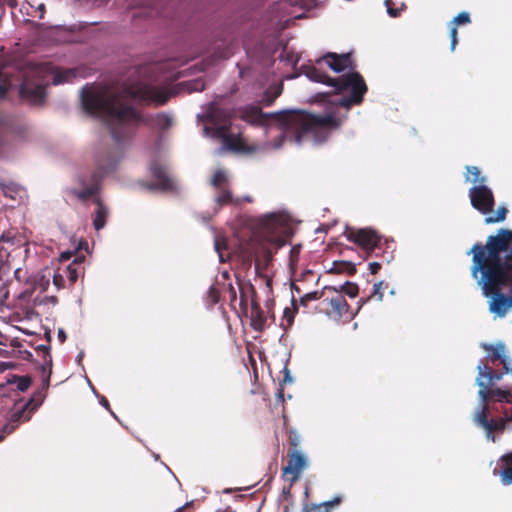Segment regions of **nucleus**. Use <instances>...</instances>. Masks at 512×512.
I'll use <instances>...</instances> for the list:
<instances>
[{
    "mask_svg": "<svg viewBox=\"0 0 512 512\" xmlns=\"http://www.w3.org/2000/svg\"><path fill=\"white\" fill-rule=\"evenodd\" d=\"M473 254L471 275L477 279L483 295L488 301L489 311L499 318L507 315L512 308V230L501 228L496 235H490L485 245L476 243Z\"/></svg>",
    "mask_w": 512,
    "mask_h": 512,
    "instance_id": "nucleus-1",
    "label": "nucleus"
},
{
    "mask_svg": "<svg viewBox=\"0 0 512 512\" xmlns=\"http://www.w3.org/2000/svg\"><path fill=\"white\" fill-rule=\"evenodd\" d=\"M81 100L83 109L88 114L106 121L111 136L118 145L132 137L139 123L148 125L153 122L163 130L172 124L171 117L165 113L145 118L127 102L123 93L111 92L108 89L83 88Z\"/></svg>",
    "mask_w": 512,
    "mask_h": 512,
    "instance_id": "nucleus-2",
    "label": "nucleus"
},
{
    "mask_svg": "<svg viewBox=\"0 0 512 512\" xmlns=\"http://www.w3.org/2000/svg\"><path fill=\"white\" fill-rule=\"evenodd\" d=\"M293 228L289 219L280 213H270L257 218L252 238L255 254V271L263 276L273 260V255L289 243Z\"/></svg>",
    "mask_w": 512,
    "mask_h": 512,
    "instance_id": "nucleus-3",
    "label": "nucleus"
},
{
    "mask_svg": "<svg viewBox=\"0 0 512 512\" xmlns=\"http://www.w3.org/2000/svg\"><path fill=\"white\" fill-rule=\"evenodd\" d=\"M274 117L283 131L275 147L282 145L286 132H292L298 143L308 137L316 142H323L329 132L338 129L343 122L333 114L314 115L306 111H285L275 114Z\"/></svg>",
    "mask_w": 512,
    "mask_h": 512,
    "instance_id": "nucleus-4",
    "label": "nucleus"
},
{
    "mask_svg": "<svg viewBox=\"0 0 512 512\" xmlns=\"http://www.w3.org/2000/svg\"><path fill=\"white\" fill-rule=\"evenodd\" d=\"M305 75L312 81L325 84L334 88L335 93L351 91L349 97H341L334 102L336 106L349 109L352 105H359L363 102L367 85L364 78L358 72H349L337 78H332L317 66H307Z\"/></svg>",
    "mask_w": 512,
    "mask_h": 512,
    "instance_id": "nucleus-5",
    "label": "nucleus"
},
{
    "mask_svg": "<svg viewBox=\"0 0 512 512\" xmlns=\"http://www.w3.org/2000/svg\"><path fill=\"white\" fill-rule=\"evenodd\" d=\"M120 157L114 151H106L105 153L97 154V168L90 176V184L84 177L79 178V184L82 186L81 190L75 188L69 189L68 193L79 199L81 202L87 201L89 198L98 197L100 191V184L102 179L109 173L116 169Z\"/></svg>",
    "mask_w": 512,
    "mask_h": 512,
    "instance_id": "nucleus-6",
    "label": "nucleus"
},
{
    "mask_svg": "<svg viewBox=\"0 0 512 512\" xmlns=\"http://www.w3.org/2000/svg\"><path fill=\"white\" fill-rule=\"evenodd\" d=\"M346 239L363 249L366 258L372 254L376 257L382 256L386 262L392 259V253L383 250L382 236L373 228H347L344 233Z\"/></svg>",
    "mask_w": 512,
    "mask_h": 512,
    "instance_id": "nucleus-7",
    "label": "nucleus"
},
{
    "mask_svg": "<svg viewBox=\"0 0 512 512\" xmlns=\"http://www.w3.org/2000/svg\"><path fill=\"white\" fill-rule=\"evenodd\" d=\"M324 288L330 289L327 290L326 296L323 297L320 310L336 321L343 317L352 318L353 313L349 311L350 306L341 291L332 286H325Z\"/></svg>",
    "mask_w": 512,
    "mask_h": 512,
    "instance_id": "nucleus-8",
    "label": "nucleus"
},
{
    "mask_svg": "<svg viewBox=\"0 0 512 512\" xmlns=\"http://www.w3.org/2000/svg\"><path fill=\"white\" fill-rule=\"evenodd\" d=\"M26 245L24 236L16 229L4 231L0 236V273L9 269V258L16 249H21Z\"/></svg>",
    "mask_w": 512,
    "mask_h": 512,
    "instance_id": "nucleus-9",
    "label": "nucleus"
},
{
    "mask_svg": "<svg viewBox=\"0 0 512 512\" xmlns=\"http://www.w3.org/2000/svg\"><path fill=\"white\" fill-rule=\"evenodd\" d=\"M46 351V355L44 357V362L40 366L41 374H42V388L37 390L30 400L21 408L25 409L26 414L29 413L31 416L32 413L38 409L39 406L43 403L46 397V391L50 385V377L52 374V358L48 352L46 347H43Z\"/></svg>",
    "mask_w": 512,
    "mask_h": 512,
    "instance_id": "nucleus-10",
    "label": "nucleus"
},
{
    "mask_svg": "<svg viewBox=\"0 0 512 512\" xmlns=\"http://www.w3.org/2000/svg\"><path fill=\"white\" fill-rule=\"evenodd\" d=\"M129 94L140 102L154 103L156 106L164 105L171 97V93L166 89L148 84L131 89Z\"/></svg>",
    "mask_w": 512,
    "mask_h": 512,
    "instance_id": "nucleus-11",
    "label": "nucleus"
},
{
    "mask_svg": "<svg viewBox=\"0 0 512 512\" xmlns=\"http://www.w3.org/2000/svg\"><path fill=\"white\" fill-rule=\"evenodd\" d=\"M471 205L481 214L487 215L493 211L495 198L493 191L487 185H474L469 191Z\"/></svg>",
    "mask_w": 512,
    "mask_h": 512,
    "instance_id": "nucleus-12",
    "label": "nucleus"
},
{
    "mask_svg": "<svg viewBox=\"0 0 512 512\" xmlns=\"http://www.w3.org/2000/svg\"><path fill=\"white\" fill-rule=\"evenodd\" d=\"M287 465L283 467V475L291 482L297 481L307 464L305 455L298 449H289Z\"/></svg>",
    "mask_w": 512,
    "mask_h": 512,
    "instance_id": "nucleus-13",
    "label": "nucleus"
},
{
    "mask_svg": "<svg viewBox=\"0 0 512 512\" xmlns=\"http://www.w3.org/2000/svg\"><path fill=\"white\" fill-rule=\"evenodd\" d=\"M150 170L155 182L147 186L149 189H159L161 191H174L176 189L175 183L164 165L158 161H153Z\"/></svg>",
    "mask_w": 512,
    "mask_h": 512,
    "instance_id": "nucleus-14",
    "label": "nucleus"
},
{
    "mask_svg": "<svg viewBox=\"0 0 512 512\" xmlns=\"http://www.w3.org/2000/svg\"><path fill=\"white\" fill-rule=\"evenodd\" d=\"M325 62L334 72L341 73L346 69H354L355 65L352 61L350 53L337 54L328 52L323 57L316 60V64Z\"/></svg>",
    "mask_w": 512,
    "mask_h": 512,
    "instance_id": "nucleus-15",
    "label": "nucleus"
},
{
    "mask_svg": "<svg viewBox=\"0 0 512 512\" xmlns=\"http://www.w3.org/2000/svg\"><path fill=\"white\" fill-rule=\"evenodd\" d=\"M84 261V255H76L73 261L63 270V273L65 277H67L70 286H73L81 275H84Z\"/></svg>",
    "mask_w": 512,
    "mask_h": 512,
    "instance_id": "nucleus-16",
    "label": "nucleus"
},
{
    "mask_svg": "<svg viewBox=\"0 0 512 512\" xmlns=\"http://www.w3.org/2000/svg\"><path fill=\"white\" fill-rule=\"evenodd\" d=\"M477 384L480 387L479 396L483 403H487L490 398L503 401L510 396V391L500 388L490 389L488 383H485L483 380L477 379Z\"/></svg>",
    "mask_w": 512,
    "mask_h": 512,
    "instance_id": "nucleus-17",
    "label": "nucleus"
},
{
    "mask_svg": "<svg viewBox=\"0 0 512 512\" xmlns=\"http://www.w3.org/2000/svg\"><path fill=\"white\" fill-rule=\"evenodd\" d=\"M20 95L33 102H41L45 97V86L42 84H31L24 81L20 87Z\"/></svg>",
    "mask_w": 512,
    "mask_h": 512,
    "instance_id": "nucleus-18",
    "label": "nucleus"
},
{
    "mask_svg": "<svg viewBox=\"0 0 512 512\" xmlns=\"http://www.w3.org/2000/svg\"><path fill=\"white\" fill-rule=\"evenodd\" d=\"M250 319H251V327L255 331H257V332L264 331V329L266 327L267 317L265 315V312L261 308L260 304L257 303L256 301H252V303H251Z\"/></svg>",
    "mask_w": 512,
    "mask_h": 512,
    "instance_id": "nucleus-19",
    "label": "nucleus"
},
{
    "mask_svg": "<svg viewBox=\"0 0 512 512\" xmlns=\"http://www.w3.org/2000/svg\"><path fill=\"white\" fill-rule=\"evenodd\" d=\"M30 420L29 413L26 414L25 409H19L15 411L7 424L3 426L2 434L0 435V441H2L6 435L11 434L18 427L20 422Z\"/></svg>",
    "mask_w": 512,
    "mask_h": 512,
    "instance_id": "nucleus-20",
    "label": "nucleus"
},
{
    "mask_svg": "<svg viewBox=\"0 0 512 512\" xmlns=\"http://www.w3.org/2000/svg\"><path fill=\"white\" fill-rule=\"evenodd\" d=\"M500 462L503 464L499 473L503 485L512 484V452L501 456Z\"/></svg>",
    "mask_w": 512,
    "mask_h": 512,
    "instance_id": "nucleus-21",
    "label": "nucleus"
},
{
    "mask_svg": "<svg viewBox=\"0 0 512 512\" xmlns=\"http://www.w3.org/2000/svg\"><path fill=\"white\" fill-rule=\"evenodd\" d=\"M0 190L5 197L15 200L22 192L23 188L20 184L12 180L0 179Z\"/></svg>",
    "mask_w": 512,
    "mask_h": 512,
    "instance_id": "nucleus-22",
    "label": "nucleus"
},
{
    "mask_svg": "<svg viewBox=\"0 0 512 512\" xmlns=\"http://www.w3.org/2000/svg\"><path fill=\"white\" fill-rule=\"evenodd\" d=\"M95 204L97 205L95 218L93 220V225L96 230L102 229L106 225V218L108 215L107 207L102 203L99 197L94 199Z\"/></svg>",
    "mask_w": 512,
    "mask_h": 512,
    "instance_id": "nucleus-23",
    "label": "nucleus"
},
{
    "mask_svg": "<svg viewBox=\"0 0 512 512\" xmlns=\"http://www.w3.org/2000/svg\"><path fill=\"white\" fill-rule=\"evenodd\" d=\"M267 115L258 107L246 108L242 113V119L251 124H263Z\"/></svg>",
    "mask_w": 512,
    "mask_h": 512,
    "instance_id": "nucleus-24",
    "label": "nucleus"
},
{
    "mask_svg": "<svg viewBox=\"0 0 512 512\" xmlns=\"http://www.w3.org/2000/svg\"><path fill=\"white\" fill-rule=\"evenodd\" d=\"M342 502L341 496H336L330 501H325L320 504H311L304 506V512H330L332 507L339 505Z\"/></svg>",
    "mask_w": 512,
    "mask_h": 512,
    "instance_id": "nucleus-25",
    "label": "nucleus"
},
{
    "mask_svg": "<svg viewBox=\"0 0 512 512\" xmlns=\"http://www.w3.org/2000/svg\"><path fill=\"white\" fill-rule=\"evenodd\" d=\"M342 502L341 496H336L330 501H325L320 504H311L304 506V512H330L332 507L339 505Z\"/></svg>",
    "mask_w": 512,
    "mask_h": 512,
    "instance_id": "nucleus-26",
    "label": "nucleus"
},
{
    "mask_svg": "<svg viewBox=\"0 0 512 512\" xmlns=\"http://www.w3.org/2000/svg\"><path fill=\"white\" fill-rule=\"evenodd\" d=\"M465 181L471 182L474 185H486L487 178L481 174L477 166H466Z\"/></svg>",
    "mask_w": 512,
    "mask_h": 512,
    "instance_id": "nucleus-27",
    "label": "nucleus"
},
{
    "mask_svg": "<svg viewBox=\"0 0 512 512\" xmlns=\"http://www.w3.org/2000/svg\"><path fill=\"white\" fill-rule=\"evenodd\" d=\"M241 265L244 270H249L252 267L253 260L255 261L254 249L252 248V240L240 251Z\"/></svg>",
    "mask_w": 512,
    "mask_h": 512,
    "instance_id": "nucleus-28",
    "label": "nucleus"
},
{
    "mask_svg": "<svg viewBox=\"0 0 512 512\" xmlns=\"http://www.w3.org/2000/svg\"><path fill=\"white\" fill-rule=\"evenodd\" d=\"M330 288H323L320 291H312L304 293L303 295H300L299 299L297 300V306L301 305L304 307H307L309 302L320 300L327 294V290Z\"/></svg>",
    "mask_w": 512,
    "mask_h": 512,
    "instance_id": "nucleus-29",
    "label": "nucleus"
},
{
    "mask_svg": "<svg viewBox=\"0 0 512 512\" xmlns=\"http://www.w3.org/2000/svg\"><path fill=\"white\" fill-rule=\"evenodd\" d=\"M489 426L488 428H484L486 431V437L488 440L495 442L496 438L494 436L495 431H504L506 427V420L505 419H498V420H489Z\"/></svg>",
    "mask_w": 512,
    "mask_h": 512,
    "instance_id": "nucleus-30",
    "label": "nucleus"
},
{
    "mask_svg": "<svg viewBox=\"0 0 512 512\" xmlns=\"http://www.w3.org/2000/svg\"><path fill=\"white\" fill-rule=\"evenodd\" d=\"M484 349L489 352V357L492 361L500 360L503 365H506V358L504 357L505 347L503 344L484 345Z\"/></svg>",
    "mask_w": 512,
    "mask_h": 512,
    "instance_id": "nucleus-31",
    "label": "nucleus"
},
{
    "mask_svg": "<svg viewBox=\"0 0 512 512\" xmlns=\"http://www.w3.org/2000/svg\"><path fill=\"white\" fill-rule=\"evenodd\" d=\"M477 369L479 372V376L477 379L482 380V378H485L486 381H484V382L488 383V386L490 384H492V382L494 380H500L502 377L501 374H497V373L493 372L487 365L480 364V365H478Z\"/></svg>",
    "mask_w": 512,
    "mask_h": 512,
    "instance_id": "nucleus-32",
    "label": "nucleus"
},
{
    "mask_svg": "<svg viewBox=\"0 0 512 512\" xmlns=\"http://www.w3.org/2000/svg\"><path fill=\"white\" fill-rule=\"evenodd\" d=\"M222 143H223V146L228 150L240 151L243 149V143H242L241 139L238 136L229 134V132L225 136Z\"/></svg>",
    "mask_w": 512,
    "mask_h": 512,
    "instance_id": "nucleus-33",
    "label": "nucleus"
},
{
    "mask_svg": "<svg viewBox=\"0 0 512 512\" xmlns=\"http://www.w3.org/2000/svg\"><path fill=\"white\" fill-rule=\"evenodd\" d=\"M218 190H219V193L215 197V202L219 206L229 205V204H233L235 202L232 192L228 187H223L222 189H218Z\"/></svg>",
    "mask_w": 512,
    "mask_h": 512,
    "instance_id": "nucleus-34",
    "label": "nucleus"
},
{
    "mask_svg": "<svg viewBox=\"0 0 512 512\" xmlns=\"http://www.w3.org/2000/svg\"><path fill=\"white\" fill-rule=\"evenodd\" d=\"M474 421L477 425L482 428H488L489 419H488V407L487 403H483L480 410H478L474 416Z\"/></svg>",
    "mask_w": 512,
    "mask_h": 512,
    "instance_id": "nucleus-35",
    "label": "nucleus"
},
{
    "mask_svg": "<svg viewBox=\"0 0 512 512\" xmlns=\"http://www.w3.org/2000/svg\"><path fill=\"white\" fill-rule=\"evenodd\" d=\"M211 185L216 189H222L223 187H228V177L225 171L219 169L215 171L213 178L211 180Z\"/></svg>",
    "mask_w": 512,
    "mask_h": 512,
    "instance_id": "nucleus-36",
    "label": "nucleus"
},
{
    "mask_svg": "<svg viewBox=\"0 0 512 512\" xmlns=\"http://www.w3.org/2000/svg\"><path fill=\"white\" fill-rule=\"evenodd\" d=\"M205 131L210 134L213 138L223 141L229 131V127L226 125H220L215 127H205Z\"/></svg>",
    "mask_w": 512,
    "mask_h": 512,
    "instance_id": "nucleus-37",
    "label": "nucleus"
},
{
    "mask_svg": "<svg viewBox=\"0 0 512 512\" xmlns=\"http://www.w3.org/2000/svg\"><path fill=\"white\" fill-rule=\"evenodd\" d=\"M282 93V87L269 88L264 92L262 102L266 106H270L276 98Z\"/></svg>",
    "mask_w": 512,
    "mask_h": 512,
    "instance_id": "nucleus-38",
    "label": "nucleus"
},
{
    "mask_svg": "<svg viewBox=\"0 0 512 512\" xmlns=\"http://www.w3.org/2000/svg\"><path fill=\"white\" fill-rule=\"evenodd\" d=\"M73 77H75L74 70H59L54 75L53 83L57 85L64 82H69Z\"/></svg>",
    "mask_w": 512,
    "mask_h": 512,
    "instance_id": "nucleus-39",
    "label": "nucleus"
},
{
    "mask_svg": "<svg viewBox=\"0 0 512 512\" xmlns=\"http://www.w3.org/2000/svg\"><path fill=\"white\" fill-rule=\"evenodd\" d=\"M332 272L335 273H343L348 272L350 275L354 274L356 272L355 265L350 262H334L333 268L331 269Z\"/></svg>",
    "mask_w": 512,
    "mask_h": 512,
    "instance_id": "nucleus-40",
    "label": "nucleus"
},
{
    "mask_svg": "<svg viewBox=\"0 0 512 512\" xmlns=\"http://www.w3.org/2000/svg\"><path fill=\"white\" fill-rule=\"evenodd\" d=\"M508 210L506 207H499L495 215L488 216L484 219L486 224L502 222L506 219Z\"/></svg>",
    "mask_w": 512,
    "mask_h": 512,
    "instance_id": "nucleus-41",
    "label": "nucleus"
},
{
    "mask_svg": "<svg viewBox=\"0 0 512 512\" xmlns=\"http://www.w3.org/2000/svg\"><path fill=\"white\" fill-rule=\"evenodd\" d=\"M298 311L297 299L292 297V309L286 308L284 310L283 318L287 321V324L292 325L295 317V313Z\"/></svg>",
    "mask_w": 512,
    "mask_h": 512,
    "instance_id": "nucleus-42",
    "label": "nucleus"
},
{
    "mask_svg": "<svg viewBox=\"0 0 512 512\" xmlns=\"http://www.w3.org/2000/svg\"><path fill=\"white\" fill-rule=\"evenodd\" d=\"M338 290L341 291V293H345L349 297L354 298L357 296L359 288L358 285L355 283L346 282Z\"/></svg>",
    "mask_w": 512,
    "mask_h": 512,
    "instance_id": "nucleus-43",
    "label": "nucleus"
},
{
    "mask_svg": "<svg viewBox=\"0 0 512 512\" xmlns=\"http://www.w3.org/2000/svg\"><path fill=\"white\" fill-rule=\"evenodd\" d=\"M288 442L290 445L289 449H298L301 443V437L296 431L290 430L288 432Z\"/></svg>",
    "mask_w": 512,
    "mask_h": 512,
    "instance_id": "nucleus-44",
    "label": "nucleus"
},
{
    "mask_svg": "<svg viewBox=\"0 0 512 512\" xmlns=\"http://www.w3.org/2000/svg\"><path fill=\"white\" fill-rule=\"evenodd\" d=\"M31 383L32 380L29 376H21L18 377L16 381V388L17 390L24 392L30 387Z\"/></svg>",
    "mask_w": 512,
    "mask_h": 512,
    "instance_id": "nucleus-45",
    "label": "nucleus"
},
{
    "mask_svg": "<svg viewBox=\"0 0 512 512\" xmlns=\"http://www.w3.org/2000/svg\"><path fill=\"white\" fill-rule=\"evenodd\" d=\"M471 22V18L468 12H461L456 17L453 18V20L450 22L454 24L455 26L461 25V24H468Z\"/></svg>",
    "mask_w": 512,
    "mask_h": 512,
    "instance_id": "nucleus-46",
    "label": "nucleus"
},
{
    "mask_svg": "<svg viewBox=\"0 0 512 512\" xmlns=\"http://www.w3.org/2000/svg\"><path fill=\"white\" fill-rule=\"evenodd\" d=\"M382 285V281L374 284L373 290L371 294L368 296L367 301L373 298H376L378 301H381L383 299V293L381 292Z\"/></svg>",
    "mask_w": 512,
    "mask_h": 512,
    "instance_id": "nucleus-47",
    "label": "nucleus"
},
{
    "mask_svg": "<svg viewBox=\"0 0 512 512\" xmlns=\"http://www.w3.org/2000/svg\"><path fill=\"white\" fill-rule=\"evenodd\" d=\"M449 29H450V38H451V51H454L455 47L458 43V38H457L458 30H457V26H455L452 23H449Z\"/></svg>",
    "mask_w": 512,
    "mask_h": 512,
    "instance_id": "nucleus-48",
    "label": "nucleus"
},
{
    "mask_svg": "<svg viewBox=\"0 0 512 512\" xmlns=\"http://www.w3.org/2000/svg\"><path fill=\"white\" fill-rule=\"evenodd\" d=\"M53 284L57 287V289L64 288L65 287L64 273L56 272L53 276Z\"/></svg>",
    "mask_w": 512,
    "mask_h": 512,
    "instance_id": "nucleus-49",
    "label": "nucleus"
},
{
    "mask_svg": "<svg viewBox=\"0 0 512 512\" xmlns=\"http://www.w3.org/2000/svg\"><path fill=\"white\" fill-rule=\"evenodd\" d=\"M208 297L212 304L218 303L220 298L219 290L215 286H211L208 290Z\"/></svg>",
    "mask_w": 512,
    "mask_h": 512,
    "instance_id": "nucleus-50",
    "label": "nucleus"
},
{
    "mask_svg": "<svg viewBox=\"0 0 512 512\" xmlns=\"http://www.w3.org/2000/svg\"><path fill=\"white\" fill-rule=\"evenodd\" d=\"M391 3L392 1L391 0H386L385 1V4L387 6V12L388 14L391 16V17H397L400 15V10L398 9H395L393 7H391Z\"/></svg>",
    "mask_w": 512,
    "mask_h": 512,
    "instance_id": "nucleus-51",
    "label": "nucleus"
},
{
    "mask_svg": "<svg viewBox=\"0 0 512 512\" xmlns=\"http://www.w3.org/2000/svg\"><path fill=\"white\" fill-rule=\"evenodd\" d=\"M381 269V264L377 261H373L369 263V270L371 274H377Z\"/></svg>",
    "mask_w": 512,
    "mask_h": 512,
    "instance_id": "nucleus-52",
    "label": "nucleus"
},
{
    "mask_svg": "<svg viewBox=\"0 0 512 512\" xmlns=\"http://www.w3.org/2000/svg\"><path fill=\"white\" fill-rule=\"evenodd\" d=\"M228 292H229L230 301L231 302L236 301V299H237L236 290L231 284H229V286H228Z\"/></svg>",
    "mask_w": 512,
    "mask_h": 512,
    "instance_id": "nucleus-53",
    "label": "nucleus"
},
{
    "mask_svg": "<svg viewBox=\"0 0 512 512\" xmlns=\"http://www.w3.org/2000/svg\"><path fill=\"white\" fill-rule=\"evenodd\" d=\"M74 256V253L71 252V251H66V252H63L61 253L60 255V261L63 262V261H68L71 259V257Z\"/></svg>",
    "mask_w": 512,
    "mask_h": 512,
    "instance_id": "nucleus-54",
    "label": "nucleus"
},
{
    "mask_svg": "<svg viewBox=\"0 0 512 512\" xmlns=\"http://www.w3.org/2000/svg\"><path fill=\"white\" fill-rule=\"evenodd\" d=\"M191 89L194 91H202L204 89V83L197 80L193 83V87Z\"/></svg>",
    "mask_w": 512,
    "mask_h": 512,
    "instance_id": "nucleus-55",
    "label": "nucleus"
},
{
    "mask_svg": "<svg viewBox=\"0 0 512 512\" xmlns=\"http://www.w3.org/2000/svg\"><path fill=\"white\" fill-rule=\"evenodd\" d=\"M291 289H292V293H293V297L295 298L294 294L296 293L299 297L300 295H303L302 293V289L296 285V284H292L291 286Z\"/></svg>",
    "mask_w": 512,
    "mask_h": 512,
    "instance_id": "nucleus-56",
    "label": "nucleus"
},
{
    "mask_svg": "<svg viewBox=\"0 0 512 512\" xmlns=\"http://www.w3.org/2000/svg\"><path fill=\"white\" fill-rule=\"evenodd\" d=\"M193 505V501L185 503L183 506L177 508L175 512H184L187 508L191 507Z\"/></svg>",
    "mask_w": 512,
    "mask_h": 512,
    "instance_id": "nucleus-57",
    "label": "nucleus"
},
{
    "mask_svg": "<svg viewBox=\"0 0 512 512\" xmlns=\"http://www.w3.org/2000/svg\"><path fill=\"white\" fill-rule=\"evenodd\" d=\"M58 338L61 342H64L66 340V334L63 330L58 331Z\"/></svg>",
    "mask_w": 512,
    "mask_h": 512,
    "instance_id": "nucleus-58",
    "label": "nucleus"
},
{
    "mask_svg": "<svg viewBox=\"0 0 512 512\" xmlns=\"http://www.w3.org/2000/svg\"><path fill=\"white\" fill-rule=\"evenodd\" d=\"M5 2L11 8H15L17 6V0H5Z\"/></svg>",
    "mask_w": 512,
    "mask_h": 512,
    "instance_id": "nucleus-59",
    "label": "nucleus"
},
{
    "mask_svg": "<svg viewBox=\"0 0 512 512\" xmlns=\"http://www.w3.org/2000/svg\"><path fill=\"white\" fill-rule=\"evenodd\" d=\"M101 404H102L105 408H107V409H109V408H110V405H109L108 400H107L106 398H104V397H103V398H102V400H101Z\"/></svg>",
    "mask_w": 512,
    "mask_h": 512,
    "instance_id": "nucleus-60",
    "label": "nucleus"
},
{
    "mask_svg": "<svg viewBox=\"0 0 512 512\" xmlns=\"http://www.w3.org/2000/svg\"><path fill=\"white\" fill-rule=\"evenodd\" d=\"M215 248H216V250H217L218 252L220 251V243H219V241H216V242H215Z\"/></svg>",
    "mask_w": 512,
    "mask_h": 512,
    "instance_id": "nucleus-61",
    "label": "nucleus"
},
{
    "mask_svg": "<svg viewBox=\"0 0 512 512\" xmlns=\"http://www.w3.org/2000/svg\"><path fill=\"white\" fill-rule=\"evenodd\" d=\"M240 299H241V303H242V302H244V301H246V298H245V296H244L243 292H241Z\"/></svg>",
    "mask_w": 512,
    "mask_h": 512,
    "instance_id": "nucleus-62",
    "label": "nucleus"
},
{
    "mask_svg": "<svg viewBox=\"0 0 512 512\" xmlns=\"http://www.w3.org/2000/svg\"><path fill=\"white\" fill-rule=\"evenodd\" d=\"M39 8L43 10V9H44V4H41V5L39 6Z\"/></svg>",
    "mask_w": 512,
    "mask_h": 512,
    "instance_id": "nucleus-63",
    "label": "nucleus"
},
{
    "mask_svg": "<svg viewBox=\"0 0 512 512\" xmlns=\"http://www.w3.org/2000/svg\"><path fill=\"white\" fill-rule=\"evenodd\" d=\"M288 377H289V374L287 373L286 377H284V380H287Z\"/></svg>",
    "mask_w": 512,
    "mask_h": 512,
    "instance_id": "nucleus-64",
    "label": "nucleus"
}]
</instances>
